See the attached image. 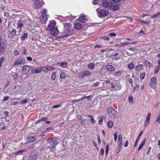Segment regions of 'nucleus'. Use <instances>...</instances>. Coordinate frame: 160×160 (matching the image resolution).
Segmentation results:
<instances>
[{
    "mask_svg": "<svg viewBox=\"0 0 160 160\" xmlns=\"http://www.w3.org/2000/svg\"><path fill=\"white\" fill-rule=\"evenodd\" d=\"M107 111L108 115L113 118L115 119L117 117V112L112 107L108 108L107 109Z\"/></svg>",
    "mask_w": 160,
    "mask_h": 160,
    "instance_id": "f257e3e1",
    "label": "nucleus"
},
{
    "mask_svg": "<svg viewBox=\"0 0 160 160\" xmlns=\"http://www.w3.org/2000/svg\"><path fill=\"white\" fill-rule=\"evenodd\" d=\"M71 30V24L69 23H65L64 24V33H68Z\"/></svg>",
    "mask_w": 160,
    "mask_h": 160,
    "instance_id": "f03ea898",
    "label": "nucleus"
},
{
    "mask_svg": "<svg viewBox=\"0 0 160 160\" xmlns=\"http://www.w3.org/2000/svg\"><path fill=\"white\" fill-rule=\"evenodd\" d=\"M43 5V3L39 0H36L33 3V6L35 8H40Z\"/></svg>",
    "mask_w": 160,
    "mask_h": 160,
    "instance_id": "7ed1b4c3",
    "label": "nucleus"
},
{
    "mask_svg": "<svg viewBox=\"0 0 160 160\" xmlns=\"http://www.w3.org/2000/svg\"><path fill=\"white\" fill-rule=\"evenodd\" d=\"M37 155V152L33 150L30 154L29 160H36Z\"/></svg>",
    "mask_w": 160,
    "mask_h": 160,
    "instance_id": "20e7f679",
    "label": "nucleus"
},
{
    "mask_svg": "<svg viewBox=\"0 0 160 160\" xmlns=\"http://www.w3.org/2000/svg\"><path fill=\"white\" fill-rule=\"evenodd\" d=\"M109 14V12L105 9H102L100 10L99 14V16L100 17L107 16Z\"/></svg>",
    "mask_w": 160,
    "mask_h": 160,
    "instance_id": "39448f33",
    "label": "nucleus"
},
{
    "mask_svg": "<svg viewBox=\"0 0 160 160\" xmlns=\"http://www.w3.org/2000/svg\"><path fill=\"white\" fill-rule=\"evenodd\" d=\"M112 3L109 1H105L102 4V6L104 8L110 9Z\"/></svg>",
    "mask_w": 160,
    "mask_h": 160,
    "instance_id": "423d86ee",
    "label": "nucleus"
},
{
    "mask_svg": "<svg viewBox=\"0 0 160 160\" xmlns=\"http://www.w3.org/2000/svg\"><path fill=\"white\" fill-rule=\"evenodd\" d=\"M157 82V80L156 78L155 77H153L151 79L150 83V85L151 87L155 88L156 87V84Z\"/></svg>",
    "mask_w": 160,
    "mask_h": 160,
    "instance_id": "0eeeda50",
    "label": "nucleus"
},
{
    "mask_svg": "<svg viewBox=\"0 0 160 160\" xmlns=\"http://www.w3.org/2000/svg\"><path fill=\"white\" fill-rule=\"evenodd\" d=\"M55 22L53 21L52 22H51L48 25L47 29L48 31H50L53 28H55Z\"/></svg>",
    "mask_w": 160,
    "mask_h": 160,
    "instance_id": "6e6552de",
    "label": "nucleus"
},
{
    "mask_svg": "<svg viewBox=\"0 0 160 160\" xmlns=\"http://www.w3.org/2000/svg\"><path fill=\"white\" fill-rule=\"evenodd\" d=\"M25 62V59L23 58H19L14 63V66H16L20 64H22Z\"/></svg>",
    "mask_w": 160,
    "mask_h": 160,
    "instance_id": "1a4fd4ad",
    "label": "nucleus"
},
{
    "mask_svg": "<svg viewBox=\"0 0 160 160\" xmlns=\"http://www.w3.org/2000/svg\"><path fill=\"white\" fill-rule=\"evenodd\" d=\"M42 70L44 72L46 71H50L51 70H54L55 68L54 67L50 66H44L42 67Z\"/></svg>",
    "mask_w": 160,
    "mask_h": 160,
    "instance_id": "9d476101",
    "label": "nucleus"
},
{
    "mask_svg": "<svg viewBox=\"0 0 160 160\" xmlns=\"http://www.w3.org/2000/svg\"><path fill=\"white\" fill-rule=\"evenodd\" d=\"M50 31V34L53 35H56L59 32L57 28H53Z\"/></svg>",
    "mask_w": 160,
    "mask_h": 160,
    "instance_id": "9b49d317",
    "label": "nucleus"
},
{
    "mask_svg": "<svg viewBox=\"0 0 160 160\" xmlns=\"http://www.w3.org/2000/svg\"><path fill=\"white\" fill-rule=\"evenodd\" d=\"M119 8V5L118 4L112 5V4L110 9L112 11H115L118 10Z\"/></svg>",
    "mask_w": 160,
    "mask_h": 160,
    "instance_id": "f8f14e48",
    "label": "nucleus"
},
{
    "mask_svg": "<svg viewBox=\"0 0 160 160\" xmlns=\"http://www.w3.org/2000/svg\"><path fill=\"white\" fill-rule=\"evenodd\" d=\"M29 67L27 65H25L22 68V72L24 74H25L29 72Z\"/></svg>",
    "mask_w": 160,
    "mask_h": 160,
    "instance_id": "ddd939ff",
    "label": "nucleus"
},
{
    "mask_svg": "<svg viewBox=\"0 0 160 160\" xmlns=\"http://www.w3.org/2000/svg\"><path fill=\"white\" fill-rule=\"evenodd\" d=\"M143 133V131H142L140 132V133H139V135L138 136V137L136 139V141L134 145V147H136L138 145V141L139 140L141 137V135Z\"/></svg>",
    "mask_w": 160,
    "mask_h": 160,
    "instance_id": "4468645a",
    "label": "nucleus"
},
{
    "mask_svg": "<svg viewBox=\"0 0 160 160\" xmlns=\"http://www.w3.org/2000/svg\"><path fill=\"white\" fill-rule=\"evenodd\" d=\"M42 14H43V18L44 19V21L43 22H45L46 21H47L48 19V18L46 16H44V15H46L47 12V10L46 9H43L42 11Z\"/></svg>",
    "mask_w": 160,
    "mask_h": 160,
    "instance_id": "2eb2a0df",
    "label": "nucleus"
},
{
    "mask_svg": "<svg viewBox=\"0 0 160 160\" xmlns=\"http://www.w3.org/2000/svg\"><path fill=\"white\" fill-rule=\"evenodd\" d=\"M74 27L77 30H79L82 28V25L80 23H76L74 24Z\"/></svg>",
    "mask_w": 160,
    "mask_h": 160,
    "instance_id": "dca6fc26",
    "label": "nucleus"
},
{
    "mask_svg": "<svg viewBox=\"0 0 160 160\" xmlns=\"http://www.w3.org/2000/svg\"><path fill=\"white\" fill-rule=\"evenodd\" d=\"M42 67H41V68H37L35 69V70H33V71L32 72V73H38L40 72H41L42 70Z\"/></svg>",
    "mask_w": 160,
    "mask_h": 160,
    "instance_id": "f3484780",
    "label": "nucleus"
},
{
    "mask_svg": "<svg viewBox=\"0 0 160 160\" xmlns=\"http://www.w3.org/2000/svg\"><path fill=\"white\" fill-rule=\"evenodd\" d=\"M118 54V53H116L113 55H112L110 56V57L112 58L113 59L117 60L120 58L119 57H118L117 56Z\"/></svg>",
    "mask_w": 160,
    "mask_h": 160,
    "instance_id": "a211bd4d",
    "label": "nucleus"
},
{
    "mask_svg": "<svg viewBox=\"0 0 160 160\" xmlns=\"http://www.w3.org/2000/svg\"><path fill=\"white\" fill-rule=\"evenodd\" d=\"M57 65L58 66L60 65L62 68H65L67 67V64L66 62H62L58 63Z\"/></svg>",
    "mask_w": 160,
    "mask_h": 160,
    "instance_id": "6ab92c4d",
    "label": "nucleus"
},
{
    "mask_svg": "<svg viewBox=\"0 0 160 160\" xmlns=\"http://www.w3.org/2000/svg\"><path fill=\"white\" fill-rule=\"evenodd\" d=\"M146 138L144 139L142 141L138 149V151H140L143 147V146L145 144V143L146 141Z\"/></svg>",
    "mask_w": 160,
    "mask_h": 160,
    "instance_id": "aec40b11",
    "label": "nucleus"
},
{
    "mask_svg": "<svg viewBox=\"0 0 160 160\" xmlns=\"http://www.w3.org/2000/svg\"><path fill=\"white\" fill-rule=\"evenodd\" d=\"M143 66L142 64L138 65L135 67V70L137 71H139L143 69Z\"/></svg>",
    "mask_w": 160,
    "mask_h": 160,
    "instance_id": "412c9836",
    "label": "nucleus"
},
{
    "mask_svg": "<svg viewBox=\"0 0 160 160\" xmlns=\"http://www.w3.org/2000/svg\"><path fill=\"white\" fill-rule=\"evenodd\" d=\"M107 69L109 71H113L114 70V68L112 66L108 65L106 67Z\"/></svg>",
    "mask_w": 160,
    "mask_h": 160,
    "instance_id": "4be33fe9",
    "label": "nucleus"
},
{
    "mask_svg": "<svg viewBox=\"0 0 160 160\" xmlns=\"http://www.w3.org/2000/svg\"><path fill=\"white\" fill-rule=\"evenodd\" d=\"M86 16H81L79 18V20L80 22H84L86 20L85 18Z\"/></svg>",
    "mask_w": 160,
    "mask_h": 160,
    "instance_id": "5701e85b",
    "label": "nucleus"
},
{
    "mask_svg": "<svg viewBox=\"0 0 160 160\" xmlns=\"http://www.w3.org/2000/svg\"><path fill=\"white\" fill-rule=\"evenodd\" d=\"M90 74V72L86 71L84 72L82 75L83 77H85L86 76L89 75Z\"/></svg>",
    "mask_w": 160,
    "mask_h": 160,
    "instance_id": "b1692460",
    "label": "nucleus"
},
{
    "mask_svg": "<svg viewBox=\"0 0 160 160\" xmlns=\"http://www.w3.org/2000/svg\"><path fill=\"white\" fill-rule=\"evenodd\" d=\"M107 125L109 128H111L113 127V122L112 121H109L108 122Z\"/></svg>",
    "mask_w": 160,
    "mask_h": 160,
    "instance_id": "393cba45",
    "label": "nucleus"
},
{
    "mask_svg": "<svg viewBox=\"0 0 160 160\" xmlns=\"http://www.w3.org/2000/svg\"><path fill=\"white\" fill-rule=\"evenodd\" d=\"M4 47V41L3 39L1 38H0V47Z\"/></svg>",
    "mask_w": 160,
    "mask_h": 160,
    "instance_id": "a878e982",
    "label": "nucleus"
},
{
    "mask_svg": "<svg viewBox=\"0 0 160 160\" xmlns=\"http://www.w3.org/2000/svg\"><path fill=\"white\" fill-rule=\"evenodd\" d=\"M35 138L33 137H30L28 138V142H29L30 143L32 142L35 140Z\"/></svg>",
    "mask_w": 160,
    "mask_h": 160,
    "instance_id": "bb28decb",
    "label": "nucleus"
},
{
    "mask_svg": "<svg viewBox=\"0 0 160 160\" xmlns=\"http://www.w3.org/2000/svg\"><path fill=\"white\" fill-rule=\"evenodd\" d=\"M160 69V65H159L158 66H156L155 68V71L154 72V73L155 74H157L158 72Z\"/></svg>",
    "mask_w": 160,
    "mask_h": 160,
    "instance_id": "cd10ccee",
    "label": "nucleus"
},
{
    "mask_svg": "<svg viewBox=\"0 0 160 160\" xmlns=\"http://www.w3.org/2000/svg\"><path fill=\"white\" fill-rule=\"evenodd\" d=\"M145 65L148 67L150 66H151L152 65V64L151 63H150L148 61H146L145 62Z\"/></svg>",
    "mask_w": 160,
    "mask_h": 160,
    "instance_id": "c85d7f7f",
    "label": "nucleus"
},
{
    "mask_svg": "<svg viewBox=\"0 0 160 160\" xmlns=\"http://www.w3.org/2000/svg\"><path fill=\"white\" fill-rule=\"evenodd\" d=\"M88 67L90 69H92L95 67V65L93 63H90L88 65Z\"/></svg>",
    "mask_w": 160,
    "mask_h": 160,
    "instance_id": "c756f323",
    "label": "nucleus"
},
{
    "mask_svg": "<svg viewBox=\"0 0 160 160\" xmlns=\"http://www.w3.org/2000/svg\"><path fill=\"white\" fill-rule=\"evenodd\" d=\"M145 73L144 72H142L140 75V79L141 80L143 79L145 77Z\"/></svg>",
    "mask_w": 160,
    "mask_h": 160,
    "instance_id": "7c9ffc66",
    "label": "nucleus"
},
{
    "mask_svg": "<svg viewBox=\"0 0 160 160\" xmlns=\"http://www.w3.org/2000/svg\"><path fill=\"white\" fill-rule=\"evenodd\" d=\"M23 25V24L22 23V22L21 20H19L18 21V23L17 28H18L19 27H20V28H22V27Z\"/></svg>",
    "mask_w": 160,
    "mask_h": 160,
    "instance_id": "2f4dec72",
    "label": "nucleus"
},
{
    "mask_svg": "<svg viewBox=\"0 0 160 160\" xmlns=\"http://www.w3.org/2000/svg\"><path fill=\"white\" fill-rule=\"evenodd\" d=\"M66 77V74L64 72H62L61 73L60 78L61 79H63Z\"/></svg>",
    "mask_w": 160,
    "mask_h": 160,
    "instance_id": "473e14b6",
    "label": "nucleus"
},
{
    "mask_svg": "<svg viewBox=\"0 0 160 160\" xmlns=\"http://www.w3.org/2000/svg\"><path fill=\"white\" fill-rule=\"evenodd\" d=\"M134 66L133 63H130L128 66V67L129 68L132 69L134 68Z\"/></svg>",
    "mask_w": 160,
    "mask_h": 160,
    "instance_id": "72a5a7b5",
    "label": "nucleus"
},
{
    "mask_svg": "<svg viewBox=\"0 0 160 160\" xmlns=\"http://www.w3.org/2000/svg\"><path fill=\"white\" fill-rule=\"evenodd\" d=\"M56 72H53L52 73V77H51V78L52 80H55L56 77Z\"/></svg>",
    "mask_w": 160,
    "mask_h": 160,
    "instance_id": "f704fd0d",
    "label": "nucleus"
},
{
    "mask_svg": "<svg viewBox=\"0 0 160 160\" xmlns=\"http://www.w3.org/2000/svg\"><path fill=\"white\" fill-rule=\"evenodd\" d=\"M109 149V146L108 144H107L106 147L105 153L106 155L107 156L108 154V151Z\"/></svg>",
    "mask_w": 160,
    "mask_h": 160,
    "instance_id": "c9c22d12",
    "label": "nucleus"
},
{
    "mask_svg": "<svg viewBox=\"0 0 160 160\" xmlns=\"http://www.w3.org/2000/svg\"><path fill=\"white\" fill-rule=\"evenodd\" d=\"M28 35L27 33H24L23 35L21 37V39L22 40H24L28 37Z\"/></svg>",
    "mask_w": 160,
    "mask_h": 160,
    "instance_id": "e433bc0d",
    "label": "nucleus"
},
{
    "mask_svg": "<svg viewBox=\"0 0 160 160\" xmlns=\"http://www.w3.org/2000/svg\"><path fill=\"white\" fill-rule=\"evenodd\" d=\"M129 50L132 51L133 52H134L133 53V54H134L135 53H137V50L135 48H129Z\"/></svg>",
    "mask_w": 160,
    "mask_h": 160,
    "instance_id": "4c0bfd02",
    "label": "nucleus"
},
{
    "mask_svg": "<svg viewBox=\"0 0 160 160\" xmlns=\"http://www.w3.org/2000/svg\"><path fill=\"white\" fill-rule=\"evenodd\" d=\"M151 115V113H148L146 118V121H149Z\"/></svg>",
    "mask_w": 160,
    "mask_h": 160,
    "instance_id": "58836bf2",
    "label": "nucleus"
},
{
    "mask_svg": "<svg viewBox=\"0 0 160 160\" xmlns=\"http://www.w3.org/2000/svg\"><path fill=\"white\" fill-rule=\"evenodd\" d=\"M101 38L103 39L104 40H108L109 39V38L108 36H103L101 37Z\"/></svg>",
    "mask_w": 160,
    "mask_h": 160,
    "instance_id": "ea45409f",
    "label": "nucleus"
},
{
    "mask_svg": "<svg viewBox=\"0 0 160 160\" xmlns=\"http://www.w3.org/2000/svg\"><path fill=\"white\" fill-rule=\"evenodd\" d=\"M25 150H21L19 151H18L15 152V154L16 155L20 153H22L23 152H24Z\"/></svg>",
    "mask_w": 160,
    "mask_h": 160,
    "instance_id": "a19ab883",
    "label": "nucleus"
},
{
    "mask_svg": "<svg viewBox=\"0 0 160 160\" xmlns=\"http://www.w3.org/2000/svg\"><path fill=\"white\" fill-rule=\"evenodd\" d=\"M160 15V12H159L156 14H155L154 15L152 16L151 17L152 18H157V16Z\"/></svg>",
    "mask_w": 160,
    "mask_h": 160,
    "instance_id": "79ce46f5",
    "label": "nucleus"
},
{
    "mask_svg": "<svg viewBox=\"0 0 160 160\" xmlns=\"http://www.w3.org/2000/svg\"><path fill=\"white\" fill-rule=\"evenodd\" d=\"M117 134V132H116L114 134V141L115 142H116L117 141V138H118Z\"/></svg>",
    "mask_w": 160,
    "mask_h": 160,
    "instance_id": "37998d69",
    "label": "nucleus"
},
{
    "mask_svg": "<svg viewBox=\"0 0 160 160\" xmlns=\"http://www.w3.org/2000/svg\"><path fill=\"white\" fill-rule=\"evenodd\" d=\"M108 36L110 37H115L116 36V34L115 33L113 32L110 33Z\"/></svg>",
    "mask_w": 160,
    "mask_h": 160,
    "instance_id": "c03bdc74",
    "label": "nucleus"
},
{
    "mask_svg": "<svg viewBox=\"0 0 160 160\" xmlns=\"http://www.w3.org/2000/svg\"><path fill=\"white\" fill-rule=\"evenodd\" d=\"M0 48V52L3 53L5 52V49L4 47H1Z\"/></svg>",
    "mask_w": 160,
    "mask_h": 160,
    "instance_id": "a18cd8bd",
    "label": "nucleus"
},
{
    "mask_svg": "<svg viewBox=\"0 0 160 160\" xmlns=\"http://www.w3.org/2000/svg\"><path fill=\"white\" fill-rule=\"evenodd\" d=\"M122 135L120 134L119 136V137H118V142H120V141H122Z\"/></svg>",
    "mask_w": 160,
    "mask_h": 160,
    "instance_id": "49530a36",
    "label": "nucleus"
},
{
    "mask_svg": "<svg viewBox=\"0 0 160 160\" xmlns=\"http://www.w3.org/2000/svg\"><path fill=\"white\" fill-rule=\"evenodd\" d=\"M10 32H11L13 36L15 35L16 33V32L15 29H13L12 31Z\"/></svg>",
    "mask_w": 160,
    "mask_h": 160,
    "instance_id": "de8ad7c7",
    "label": "nucleus"
},
{
    "mask_svg": "<svg viewBox=\"0 0 160 160\" xmlns=\"http://www.w3.org/2000/svg\"><path fill=\"white\" fill-rule=\"evenodd\" d=\"M50 149V151L52 152H53L54 151H55V149H54V148H51L50 147H48V149Z\"/></svg>",
    "mask_w": 160,
    "mask_h": 160,
    "instance_id": "09e8293b",
    "label": "nucleus"
},
{
    "mask_svg": "<svg viewBox=\"0 0 160 160\" xmlns=\"http://www.w3.org/2000/svg\"><path fill=\"white\" fill-rule=\"evenodd\" d=\"M53 143L52 145V148H55L57 145L58 144V143L57 142H53Z\"/></svg>",
    "mask_w": 160,
    "mask_h": 160,
    "instance_id": "8fccbe9b",
    "label": "nucleus"
},
{
    "mask_svg": "<svg viewBox=\"0 0 160 160\" xmlns=\"http://www.w3.org/2000/svg\"><path fill=\"white\" fill-rule=\"evenodd\" d=\"M128 99L129 101L130 102H132L133 100L132 97V96H129L128 98Z\"/></svg>",
    "mask_w": 160,
    "mask_h": 160,
    "instance_id": "3c124183",
    "label": "nucleus"
},
{
    "mask_svg": "<svg viewBox=\"0 0 160 160\" xmlns=\"http://www.w3.org/2000/svg\"><path fill=\"white\" fill-rule=\"evenodd\" d=\"M160 113L156 119V121L160 124Z\"/></svg>",
    "mask_w": 160,
    "mask_h": 160,
    "instance_id": "603ef678",
    "label": "nucleus"
},
{
    "mask_svg": "<svg viewBox=\"0 0 160 160\" xmlns=\"http://www.w3.org/2000/svg\"><path fill=\"white\" fill-rule=\"evenodd\" d=\"M13 35L12 34L11 32H10L8 34V37L9 38H10Z\"/></svg>",
    "mask_w": 160,
    "mask_h": 160,
    "instance_id": "864d4df0",
    "label": "nucleus"
},
{
    "mask_svg": "<svg viewBox=\"0 0 160 160\" xmlns=\"http://www.w3.org/2000/svg\"><path fill=\"white\" fill-rule=\"evenodd\" d=\"M98 144H100L101 143V141L100 136L99 135L98 136Z\"/></svg>",
    "mask_w": 160,
    "mask_h": 160,
    "instance_id": "5fc2aeb1",
    "label": "nucleus"
},
{
    "mask_svg": "<svg viewBox=\"0 0 160 160\" xmlns=\"http://www.w3.org/2000/svg\"><path fill=\"white\" fill-rule=\"evenodd\" d=\"M48 119V118L46 117L43 118L39 120V121H45Z\"/></svg>",
    "mask_w": 160,
    "mask_h": 160,
    "instance_id": "6e6d98bb",
    "label": "nucleus"
},
{
    "mask_svg": "<svg viewBox=\"0 0 160 160\" xmlns=\"http://www.w3.org/2000/svg\"><path fill=\"white\" fill-rule=\"evenodd\" d=\"M102 117H101V118L100 119V120L99 121L98 123L99 125H101L102 123V119H103Z\"/></svg>",
    "mask_w": 160,
    "mask_h": 160,
    "instance_id": "4d7b16f0",
    "label": "nucleus"
},
{
    "mask_svg": "<svg viewBox=\"0 0 160 160\" xmlns=\"http://www.w3.org/2000/svg\"><path fill=\"white\" fill-rule=\"evenodd\" d=\"M104 149L103 148H101L100 150L101 154L103 155L104 154Z\"/></svg>",
    "mask_w": 160,
    "mask_h": 160,
    "instance_id": "13d9d810",
    "label": "nucleus"
},
{
    "mask_svg": "<svg viewBox=\"0 0 160 160\" xmlns=\"http://www.w3.org/2000/svg\"><path fill=\"white\" fill-rule=\"evenodd\" d=\"M53 138H50L48 139V143H50L51 142L53 141Z\"/></svg>",
    "mask_w": 160,
    "mask_h": 160,
    "instance_id": "bf43d9fd",
    "label": "nucleus"
},
{
    "mask_svg": "<svg viewBox=\"0 0 160 160\" xmlns=\"http://www.w3.org/2000/svg\"><path fill=\"white\" fill-rule=\"evenodd\" d=\"M9 98V97H8V96L5 97L4 98V99L2 100V101H7L8 99Z\"/></svg>",
    "mask_w": 160,
    "mask_h": 160,
    "instance_id": "052dcab7",
    "label": "nucleus"
},
{
    "mask_svg": "<svg viewBox=\"0 0 160 160\" xmlns=\"http://www.w3.org/2000/svg\"><path fill=\"white\" fill-rule=\"evenodd\" d=\"M27 102V100H21L20 101V103H21L22 104H23L26 103Z\"/></svg>",
    "mask_w": 160,
    "mask_h": 160,
    "instance_id": "680f3d73",
    "label": "nucleus"
},
{
    "mask_svg": "<svg viewBox=\"0 0 160 160\" xmlns=\"http://www.w3.org/2000/svg\"><path fill=\"white\" fill-rule=\"evenodd\" d=\"M81 101V99H77L76 100H73L72 101V102L74 103V102H80Z\"/></svg>",
    "mask_w": 160,
    "mask_h": 160,
    "instance_id": "e2e57ef3",
    "label": "nucleus"
},
{
    "mask_svg": "<svg viewBox=\"0 0 160 160\" xmlns=\"http://www.w3.org/2000/svg\"><path fill=\"white\" fill-rule=\"evenodd\" d=\"M18 54H19V53H18V51L17 50H15L14 52V54L16 56V55H18Z\"/></svg>",
    "mask_w": 160,
    "mask_h": 160,
    "instance_id": "0e129e2a",
    "label": "nucleus"
},
{
    "mask_svg": "<svg viewBox=\"0 0 160 160\" xmlns=\"http://www.w3.org/2000/svg\"><path fill=\"white\" fill-rule=\"evenodd\" d=\"M139 88V86L138 85H136L135 87H133V91H134L135 90L136 88L138 89Z\"/></svg>",
    "mask_w": 160,
    "mask_h": 160,
    "instance_id": "69168bd1",
    "label": "nucleus"
},
{
    "mask_svg": "<svg viewBox=\"0 0 160 160\" xmlns=\"http://www.w3.org/2000/svg\"><path fill=\"white\" fill-rule=\"evenodd\" d=\"M61 105H56L52 107V108H59L60 107Z\"/></svg>",
    "mask_w": 160,
    "mask_h": 160,
    "instance_id": "338daca9",
    "label": "nucleus"
},
{
    "mask_svg": "<svg viewBox=\"0 0 160 160\" xmlns=\"http://www.w3.org/2000/svg\"><path fill=\"white\" fill-rule=\"evenodd\" d=\"M27 59L29 61H31L32 60V58L30 57H27Z\"/></svg>",
    "mask_w": 160,
    "mask_h": 160,
    "instance_id": "774afa93",
    "label": "nucleus"
}]
</instances>
